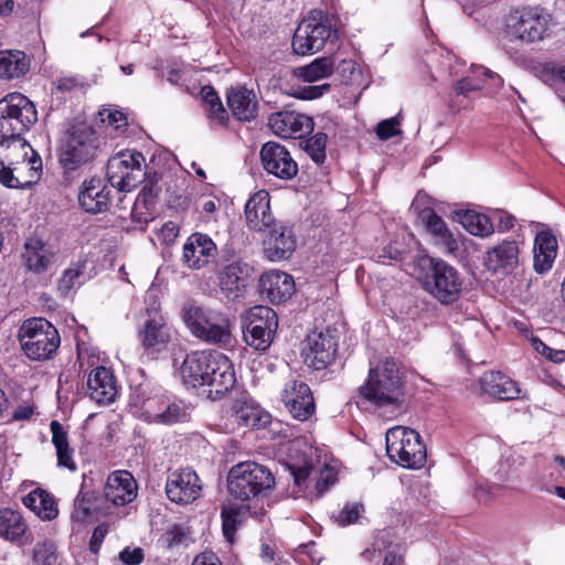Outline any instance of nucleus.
<instances>
[{
    "mask_svg": "<svg viewBox=\"0 0 565 565\" xmlns=\"http://www.w3.org/2000/svg\"><path fill=\"white\" fill-rule=\"evenodd\" d=\"M179 375L188 387L209 386V396L214 399L225 395L236 384L232 361L214 350L188 353L179 367Z\"/></svg>",
    "mask_w": 565,
    "mask_h": 565,
    "instance_id": "f257e3e1",
    "label": "nucleus"
},
{
    "mask_svg": "<svg viewBox=\"0 0 565 565\" xmlns=\"http://www.w3.org/2000/svg\"><path fill=\"white\" fill-rule=\"evenodd\" d=\"M42 175V159L24 140L0 142V183L11 189H25Z\"/></svg>",
    "mask_w": 565,
    "mask_h": 565,
    "instance_id": "f03ea898",
    "label": "nucleus"
},
{
    "mask_svg": "<svg viewBox=\"0 0 565 565\" xmlns=\"http://www.w3.org/2000/svg\"><path fill=\"white\" fill-rule=\"evenodd\" d=\"M316 450L310 446L297 449L290 456L288 468L294 478L295 497H305L310 500L321 497L324 491L337 480V472L333 468L324 466L317 471L313 467L312 457Z\"/></svg>",
    "mask_w": 565,
    "mask_h": 565,
    "instance_id": "7ed1b4c3",
    "label": "nucleus"
},
{
    "mask_svg": "<svg viewBox=\"0 0 565 565\" xmlns=\"http://www.w3.org/2000/svg\"><path fill=\"white\" fill-rule=\"evenodd\" d=\"M182 317L191 333L201 341L224 347L231 344V321L223 311L186 303Z\"/></svg>",
    "mask_w": 565,
    "mask_h": 565,
    "instance_id": "20e7f679",
    "label": "nucleus"
},
{
    "mask_svg": "<svg viewBox=\"0 0 565 565\" xmlns=\"http://www.w3.org/2000/svg\"><path fill=\"white\" fill-rule=\"evenodd\" d=\"M360 392L364 398L377 407L399 405L403 401V380L394 360H385L370 369L366 383Z\"/></svg>",
    "mask_w": 565,
    "mask_h": 565,
    "instance_id": "39448f33",
    "label": "nucleus"
},
{
    "mask_svg": "<svg viewBox=\"0 0 565 565\" xmlns=\"http://www.w3.org/2000/svg\"><path fill=\"white\" fill-rule=\"evenodd\" d=\"M551 15L539 7L512 10L505 18L503 34L509 41L532 44L542 41L548 32Z\"/></svg>",
    "mask_w": 565,
    "mask_h": 565,
    "instance_id": "423d86ee",
    "label": "nucleus"
},
{
    "mask_svg": "<svg viewBox=\"0 0 565 565\" xmlns=\"http://www.w3.org/2000/svg\"><path fill=\"white\" fill-rule=\"evenodd\" d=\"M38 120L34 104L20 93L0 99V142H10L28 131Z\"/></svg>",
    "mask_w": 565,
    "mask_h": 565,
    "instance_id": "0eeeda50",
    "label": "nucleus"
},
{
    "mask_svg": "<svg viewBox=\"0 0 565 565\" xmlns=\"http://www.w3.org/2000/svg\"><path fill=\"white\" fill-rule=\"evenodd\" d=\"M98 149L96 131L86 124L73 126L64 136L58 148V163L67 171H75L90 162Z\"/></svg>",
    "mask_w": 565,
    "mask_h": 565,
    "instance_id": "6e6552de",
    "label": "nucleus"
},
{
    "mask_svg": "<svg viewBox=\"0 0 565 565\" xmlns=\"http://www.w3.org/2000/svg\"><path fill=\"white\" fill-rule=\"evenodd\" d=\"M19 341L23 353L30 360L45 361L56 353L61 338L51 322L43 318H33L21 326Z\"/></svg>",
    "mask_w": 565,
    "mask_h": 565,
    "instance_id": "1a4fd4ad",
    "label": "nucleus"
},
{
    "mask_svg": "<svg viewBox=\"0 0 565 565\" xmlns=\"http://www.w3.org/2000/svg\"><path fill=\"white\" fill-rule=\"evenodd\" d=\"M275 478L269 469L254 461H244L231 468L227 478L230 493L242 501L257 497L269 490Z\"/></svg>",
    "mask_w": 565,
    "mask_h": 565,
    "instance_id": "9d476101",
    "label": "nucleus"
},
{
    "mask_svg": "<svg viewBox=\"0 0 565 565\" xmlns=\"http://www.w3.org/2000/svg\"><path fill=\"white\" fill-rule=\"evenodd\" d=\"M386 451L390 459L408 469H419L426 462V447L414 429L396 426L386 433Z\"/></svg>",
    "mask_w": 565,
    "mask_h": 565,
    "instance_id": "9b49d317",
    "label": "nucleus"
},
{
    "mask_svg": "<svg viewBox=\"0 0 565 565\" xmlns=\"http://www.w3.org/2000/svg\"><path fill=\"white\" fill-rule=\"evenodd\" d=\"M463 281L456 268L441 259H431L423 288L441 305H452L462 292Z\"/></svg>",
    "mask_w": 565,
    "mask_h": 565,
    "instance_id": "f8f14e48",
    "label": "nucleus"
},
{
    "mask_svg": "<svg viewBox=\"0 0 565 565\" xmlns=\"http://www.w3.org/2000/svg\"><path fill=\"white\" fill-rule=\"evenodd\" d=\"M334 32L328 15L312 11L299 23L292 38V50L302 56L313 54L323 49Z\"/></svg>",
    "mask_w": 565,
    "mask_h": 565,
    "instance_id": "ddd939ff",
    "label": "nucleus"
},
{
    "mask_svg": "<svg viewBox=\"0 0 565 565\" xmlns=\"http://www.w3.org/2000/svg\"><path fill=\"white\" fill-rule=\"evenodd\" d=\"M146 159L137 150L121 151L108 160L107 178L113 188L131 191L145 179Z\"/></svg>",
    "mask_w": 565,
    "mask_h": 565,
    "instance_id": "4468645a",
    "label": "nucleus"
},
{
    "mask_svg": "<svg viewBox=\"0 0 565 565\" xmlns=\"http://www.w3.org/2000/svg\"><path fill=\"white\" fill-rule=\"evenodd\" d=\"M277 328V315L267 306H255L244 316V340L257 351H265L270 347Z\"/></svg>",
    "mask_w": 565,
    "mask_h": 565,
    "instance_id": "2eb2a0df",
    "label": "nucleus"
},
{
    "mask_svg": "<svg viewBox=\"0 0 565 565\" xmlns=\"http://www.w3.org/2000/svg\"><path fill=\"white\" fill-rule=\"evenodd\" d=\"M202 481L192 468H178L168 472L166 494L171 502L189 504L200 498Z\"/></svg>",
    "mask_w": 565,
    "mask_h": 565,
    "instance_id": "dca6fc26",
    "label": "nucleus"
},
{
    "mask_svg": "<svg viewBox=\"0 0 565 565\" xmlns=\"http://www.w3.org/2000/svg\"><path fill=\"white\" fill-rule=\"evenodd\" d=\"M264 170L281 180H291L298 173V164L289 150L275 141H268L260 149Z\"/></svg>",
    "mask_w": 565,
    "mask_h": 565,
    "instance_id": "f3484780",
    "label": "nucleus"
},
{
    "mask_svg": "<svg viewBox=\"0 0 565 565\" xmlns=\"http://www.w3.org/2000/svg\"><path fill=\"white\" fill-rule=\"evenodd\" d=\"M281 399L295 419L305 422L315 414L316 404L312 392L302 381H288L282 390Z\"/></svg>",
    "mask_w": 565,
    "mask_h": 565,
    "instance_id": "a211bd4d",
    "label": "nucleus"
},
{
    "mask_svg": "<svg viewBox=\"0 0 565 565\" xmlns=\"http://www.w3.org/2000/svg\"><path fill=\"white\" fill-rule=\"evenodd\" d=\"M252 274L253 267L242 260L224 266L218 274V287L223 297L230 301L243 298Z\"/></svg>",
    "mask_w": 565,
    "mask_h": 565,
    "instance_id": "6ab92c4d",
    "label": "nucleus"
},
{
    "mask_svg": "<svg viewBox=\"0 0 565 565\" xmlns=\"http://www.w3.org/2000/svg\"><path fill=\"white\" fill-rule=\"evenodd\" d=\"M337 343L329 332L310 333L302 348L303 362L315 370L326 369L334 359Z\"/></svg>",
    "mask_w": 565,
    "mask_h": 565,
    "instance_id": "aec40b11",
    "label": "nucleus"
},
{
    "mask_svg": "<svg viewBox=\"0 0 565 565\" xmlns=\"http://www.w3.org/2000/svg\"><path fill=\"white\" fill-rule=\"evenodd\" d=\"M268 126L278 137L302 138L313 130V120L301 113L281 110L269 116Z\"/></svg>",
    "mask_w": 565,
    "mask_h": 565,
    "instance_id": "412c9836",
    "label": "nucleus"
},
{
    "mask_svg": "<svg viewBox=\"0 0 565 565\" xmlns=\"http://www.w3.org/2000/svg\"><path fill=\"white\" fill-rule=\"evenodd\" d=\"M265 233L263 250L268 260L281 262L292 255L296 249V237L289 226L275 224Z\"/></svg>",
    "mask_w": 565,
    "mask_h": 565,
    "instance_id": "4be33fe9",
    "label": "nucleus"
},
{
    "mask_svg": "<svg viewBox=\"0 0 565 565\" xmlns=\"http://www.w3.org/2000/svg\"><path fill=\"white\" fill-rule=\"evenodd\" d=\"M216 255V245L203 233L191 234L183 245L182 262L189 269H201Z\"/></svg>",
    "mask_w": 565,
    "mask_h": 565,
    "instance_id": "5701e85b",
    "label": "nucleus"
},
{
    "mask_svg": "<svg viewBox=\"0 0 565 565\" xmlns=\"http://www.w3.org/2000/svg\"><path fill=\"white\" fill-rule=\"evenodd\" d=\"M245 221L249 230L266 232L275 225L270 196L266 190L254 193L245 204Z\"/></svg>",
    "mask_w": 565,
    "mask_h": 565,
    "instance_id": "b1692460",
    "label": "nucleus"
},
{
    "mask_svg": "<svg viewBox=\"0 0 565 565\" xmlns=\"http://www.w3.org/2000/svg\"><path fill=\"white\" fill-rule=\"evenodd\" d=\"M519 258L520 244L504 239L486 253L484 266L493 273L510 274L518 267Z\"/></svg>",
    "mask_w": 565,
    "mask_h": 565,
    "instance_id": "393cba45",
    "label": "nucleus"
},
{
    "mask_svg": "<svg viewBox=\"0 0 565 565\" xmlns=\"http://www.w3.org/2000/svg\"><path fill=\"white\" fill-rule=\"evenodd\" d=\"M138 486L132 475L126 470H118L107 478L104 495L114 505H126L137 497Z\"/></svg>",
    "mask_w": 565,
    "mask_h": 565,
    "instance_id": "a878e982",
    "label": "nucleus"
},
{
    "mask_svg": "<svg viewBox=\"0 0 565 565\" xmlns=\"http://www.w3.org/2000/svg\"><path fill=\"white\" fill-rule=\"evenodd\" d=\"M141 345L148 352L164 350L171 339L170 328L158 312H149L143 328L139 332Z\"/></svg>",
    "mask_w": 565,
    "mask_h": 565,
    "instance_id": "bb28decb",
    "label": "nucleus"
},
{
    "mask_svg": "<svg viewBox=\"0 0 565 565\" xmlns=\"http://www.w3.org/2000/svg\"><path fill=\"white\" fill-rule=\"evenodd\" d=\"M259 288L271 303L286 301L295 292V281L292 277L280 270H269L262 275Z\"/></svg>",
    "mask_w": 565,
    "mask_h": 565,
    "instance_id": "cd10ccee",
    "label": "nucleus"
},
{
    "mask_svg": "<svg viewBox=\"0 0 565 565\" xmlns=\"http://www.w3.org/2000/svg\"><path fill=\"white\" fill-rule=\"evenodd\" d=\"M110 195L111 189L102 179L92 178L83 183L78 202L86 212L97 214L108 209Z\"/></svg>",
    "mask_w": 565,
    "mask_h": 565,
    "instance_id": "c85d7f7f",
    "label": "nucleus"
},
{
    "mask_svg": "<svg viewBox=\"0 0 565 565\" xmlns=\"http://www.w3.org/2000/svg\"><path fill=\"white\" fill-rule=\"evenodd\" d=\"M117 392L115 376L110 370L99 366L89 373L87 394L90 399L99 405H107L115 401Z\"/></svg>",
    "mask_w": 565,
    "mask_h": 565,
    "instance_id": "c756f323",
    "label": "nucleus"
},
{
    "mask_svg": "<svg viewBox=\"0 0 565 565\" xmlns=\"http://www.w3.org/2000/svg\"><path fill=\"white\" fill-rule=\"evenodd\" d=\"M418 218L431 235L434 243L438 245L444 253L450 254L457 249L458 244L456 238L448 230L445 221L438 216L433 209H422L418 212Z\"/></svg>",
    "mask_w": 565,
    "mask_h": 565,
    "instance_id": "7c9ffc66",
    "label": "nucleus"
},
{
    "mask_svg": "<svg viewBox=\"0 0 565 565\" xmlns=\"http://www.w3.org/2000/svg\"><path fill=\"white\" fill-rule=\"evenodd\" d=\"M483 393L501 401L516 399L520 397L519 385L501 372H486L479 379Z\"/></svg>",
    "mask_w": 565,
    "mask_h": 565,
    "instance_id": "2f4dec72",
    "label": "nucleus"
},
{
    "mask_svg": "<svg viewBox=\"0 0 565 565\" xmlns=\"http://www.w3.org/2000/svg\"><path fill=\"white\" fill-rule=\"evenodd\" d=\"M146 411L150 420L158 424L171 425L178 422H185L189 417L188 408L180 403L149 399L146 403Z\"/></svg>",
    "mask_w": 565,
    "mask_h": 565,
    "instance_id": "473e14b6",
    "label": "nucleus"
},
{
    "mask_svg": "<svg viewBox=\"0 0 565 565\" xmlns=\"http://www.w3.org/2000/svg\"><path fill=\"white\" fill-rule=\"evenodd\" d=\"M534 270L539 274L548 271L556 258L557 241L548 231H542L536 234L534 241Z\"/></svg>",
    "mask_w": 565,
    "mask_h": 565,
    "instance_id": "72a5a7b5",
    "label": "nucleus"
},
{
    "mask_svg": "<svg viewBox=\"0 0 565 565\" xmlns=\"http://www.w3.org/2000/svg\"><path fill=\"white\" fill-rule=\"evenodd\" d=\"M25 266L34 273H43L53 263L54 252L39 238H29L22 255Z\"/></svg>",
    "mask_w": 565,
    "mask_h": 565,
    "instance_id": "f704fd0d",
    "label": "nucleus"
},
{
    "mask_svg": "<svg viewBox=\"0 0 565 565\" xmlns=\"http://www.w3.org/2000/svg\"><path fill=\"white\" fill-rule=\"evenodd\" d=\"M502 85V78L483 66H476L471 76H466L455 85L457 95H467L482 88H497Z\"/></svg>",
    "mask_w": 565,
    "mask_h": 565,
    "instance_id": "c9c22d12",
    "label": "nucleus"
},
{
    "mask_svg": "<svg viewBox=\"0 0 565 565\" xmlns=\"http://www.w3.org/2000/svg\"><path fill=\"white\" fill-rule=\"evenodd\" d=\"M227 104L238 120L248 121L256 117L257 99L253 90L245 87L232 88L227 94Z\"/></svg>",
    "mask_w": 565,
    "mask_h": 565,
    "instance_id": "e433bc0d",
    "label": "nucleus"
},
{
    "mask_svg": "<svg viewBox=\"0 0 565 565\" xmlns=\"http://www.w3.org/2000/svg\"><path fill=\"white\" fill-rule=\"evenodd\" d=\"M52 433V443L56 450L57 467L75 471L77 466L74 460V450L70 447L68 436L63 425L57 420L50 424Z\"/></svg>",
    "mask_w": 565,
    "mask_h": 565,
    "instance_id": "4c0bfd02",
    "label": "nucleus"
},
{
    "mask_svg": "<svg viewBox=\"0 0 565 565\" xmlns=\"http://www.w3.org/2000/svg\"><path fill=\"white\" fill-rule=\"evenodd\" d=\"M23 504L42 520H53L58 514L57 503L47 491L36 488L23 498Z\"/></svg>",
    "mask_w": 565,
    "mask_h": 565,
    "instance_id": "58836bf2",
    "label": "nucleus"
},
{
    "mask_svg": "<svg viewBox=\"0 0 565 565\" xmlns=\"http://www.w3.org/2000/svg\"><path fill=\"white\" fill-rule=\"evenodd\" d=\"M100 499L95 492L81 490L74 500L72 520L77 523H87L100 513Z\"/></svg>",
    "mask_w": 565,
    "mask_h": 565,
    "instance_id": "ea45409f",
    "label": "nucleus"
},
{
    "mask_svg": "<svg viewBox=\"0 0 565 565\" xmlns=\"http://www.w3.org/2000/svg\"><path fill=\"white\" fill-rule=\"evenodd\" d=\"M30 70V60L22 51L10 50L0 52V77L19 78Z\"/></svg>",
    "mask_w": 565,
    "mask_h": 565,
    "instance_id": "a19ab883",
    "label": "nucleus"
},
{
    "mask_svg": "<svg viewBox=\"0 0 565 565\" xmlns=\"http://www.w3.org/2000/svg\"><path fill=\"white\" fill-rule=\"evenodd\" d=\"M26 532V524L20 512L0 509V536L10 541H20Z\"/></svg>",
    "mask_w": 565,
    "mask_h": 565,
    "instance_id": "79ce46f5",
    "label": "nucleus"
},
{
    "mask_svg": "<svg viewBox=\"0 0 565 565\" xmlns=\"http://www.w3.org/2000/svg\"><path fill=\"white\" fill-rule=\"evenodd\" d=\"M334 72V61L332 57H319L310 64L296 67L292 73L298 79L307 83H313L331 76Z\"/></svg>",
    "mask_w": 565,
    "mask_h": 565,
    "instance_id": "37998d69",
    "label": "nucleus"
},
{
    "mask_svg": "<svg viewBox=\"0 0 565 565\" xmlns=\"http://www.w3.org/2000/svg\"><path fill=\"white\" fill-rule=\"evenodd\" d=\"M233 417L239 426L257 427L266 423V419H263L267 418V415L254 402L238 399L233 405Z\"/></svg>",
    "mask_w": 565,
    "mask_h": 565,
    "instance_id": "c03bdc74",
    "label": "nucleus"
},
{
    "mask_svg": "<svg viewBox=\"0 0 565 565\" xmlns=\"http://www.w3.org/2000/svg\"><path fill=\"white\" fill-rule=\"evenodd\" d=\"M461 225L472 235L489 237L494 233V226L490 217L476 211H466L459 216Z\"/></svg>",
    "mask_w": 565,
    "mask_h": 565,
    "instance_id": "a18cd8bd",
    "label": "nucleus"
},
{
    "mask_svg": "<svg viewBox=\"0 0 565 565\" xmlns=\"http://www.w3.org/2000/svg\"><path fill=\"white\" fill-rule=\"evenodd\" d=\"M85 264H75L65 269L58 279L57 291L62 297H67L71 291L83 282Z\"/></svg>",
    "mask_w": 565,
    "mask_h": 565,
    "instance_id": "49530a36",
    "label": "nucleus"
},
{
    "mask_svg": "<svg viewBox=\"0 0 565 565\" xmlns=\"http://www.w3.org/2000/svg\"><path fill=\"white\" fill-rule=\"evenodd\" d=\"M327 135L318 132L305 141L303 149L316 162L321 163L326 159Z\"/></svg>",
    "mask_w": 565,
    "mask_h": 565,
    "instance_id": "de8ad7c7",
    "label": "nucleus"
},
{
    "mask_svg": "<svg viewBox=\"0 0 565 565\" xmlns=\"http://www.w3.org/2000/svg\"><path fill=\"white\" fill-rule=\"evenodd\" d=\"M99 116L106 128L113 129L118 134H122L128 127L127 117L121 110L105 108L99 111Z\"/></svg>",
    "mask_w": 565,
    "mask_h": 565,
    "instance_id": "09e8293b",
    "label": "nucleus"
},
{
    "mask_svg": "<svg viewBox=\"0 0 565 565\" xmlns=\"http://www.w3.org/2000/svg\"><path fill=\"white\" fill-rule=\"evenodd\" d=\"M222 521L224 536L230 543H233L235 531L241 523L239 509L231 505L224 507L222 510Z\"/></svg>",
    "mask_w": 565,
    "mask_h": 565,
    "instance_id": "8fccbe9b",
    "label": "nucleus"
},
{
    "mask_svg": "<svg viewBox=\"0 0 565 565\" xmlns=\"http://www.w3.org/2000/svg\"><path fill=\"white\" fill-rule=\"evenodd\" d=\"M546 82L556 90L557 95L565 90V65L547 64L545 66Z\"/></svg>",
    "mask_w": 565,
    "mask_h": 565,
    "instance_id": "3c124183",
    "label": "nucleus"
},
{
    "mask_svg": "<svg viewBox=\"0 0 565 565\" xmlns=\"http://www.w3.org/2000/svg\"><path fill=\"white\" fill-rule=\"evenodd\" d=\"M364 507L361 503H345L339 514L335 516V522L339 525L345 526L350 525L359 520V518L363 514Z\"/></svg>",
    "mask_w": 565,
    "mask_h": 565,
    "instance_id": "603ef678",
    "label": "nucleus"
},
{
    "mask_svg": "<svg viewBox=\"0 0 565 565\" xmlns=\"http://www.w3.org/2000/svg\"><path fill=\"white\" fill-rule=\"evenodd\" d=\"M330 90L329 84L312 85L306 87H298L291 94L299 99H315L321 97L323 94Z\"/></svg>",
    "mask_w": 565,
    "mask_h": 565,
    "instance_id": "864d4df0",
    "label": "nucleus"
},
{
    "mask_svg": "<svg viewBox=\"0 0 565 565\" xmlns=\"http://www.w3.org/2000/svg\"><path fill=\"white\" fill-rule=\"evenodd\" d=\"M532 348L540 354L546 356L553 362H562L565 360V351L554 350L547 347L542 340L539 338H533L531 340Z\"/></svg>",
    "mask_w": 565,
    "mask_h": 565,
    "instance_id": "5fc2aeb1",
    "label": "nucleus"
},
{
    "mask_svg": "<svg viewBox=\"0 0 565 565\" xmlns=\"http://www.w3.org/2000/svg\"><path fill=\"white\" fill-rule=\"evenodd\" d=\"M398 126H399V120L396 117L385 119L377 125L376 134L380 139L386 140V139L394 137L401 132V130L398 129Z\"/></svg>",
    "mask_w": 565,
    "mask_h": 565,
    "instance_id": "6e6d98bb",
    "label": "nucleus"
},
{
    "mask_svg": "<svg viewBox=\"0 0 565 565\" xmlns=\"http://www.w3.org/2000/svg\"><path fill=\"white\" fill-rule=\"evenodd\" d=\"M221 206V200L213 195H202L196 200V209L201 210L207 220H212V215Z\"/></svg>",
    "mask_w": 565,
    "mask_h": 565,
    "instance_id": "4d7b16f0",
    "label": "nucleus"
},
{
    "mask_svg": "<svg viewBox=\"0 0 565 565\" xmlns=\"http://www.w3.org/2000/svg\"><path fill=\"white\" fill-rule=\"evenodd\" d=\"M179 225L172 221L166 222L158 231V238L166 245L173 244L179 236Z\"/></svg>",
    "mask_w": 565,
    "mask_h": 565,
    "instance_id": "13d9d810",
    "label": "nucleus"
},
{
    "mask_svg": "<svg viewBox=\"0 0 565 565\" xmlns=\"http://www.w3.org/2000/svg\"><path fill=\"white\" fill-rule=\"evenodd\" d=\"M205 114H206L207 118L210 119V121L215 125L223 126L226 124V121L228 119L227 111L224 108L221 99L218 102L214 103L213 105H211V107L206 108Z\"/></svg>",
    "mask_w": 565,
    "mask_h": 565,
    "instance_id": "bf43d9fd",
    "label": "nucleus"
},
{
    "mask_svg": "<svg viewBox=\"0 0 565 565\" xmlns=\"http://www.w3.org/2000/svg\"><path fill=\"white\" fill-rule=\"evenodd\" d=\"M143 557V551L140 547L127 546L119 553V559L125 565H140Z\"/></svg>",
    "mask_w": 565,
    "mask_h": 565,
    "instance_id": "052dcab7",
    "label": "nucleus"
},
{
    "mask_svg": "<svg viewBox=\"0 0 565 565\" xmlns=\"http://www.w3.org/2000/svg\"><path fill=\"white\" fill-rule=\"evenodd\" d=\"M107 533H108V525L105 523L99 524L95 527L92 539H90V543H89V547L93 553L98 552Z\"/></svg>",
    "mask_w": 565,
    "mask_h": 565,
    "instance_id": "680f3d73",
    "label": "nucleus"
},
{
    "mask_svg": "<svg viewBox=\"0 0 565 565\" xmlns=\"http://www.w3.org/2000/svg\"><path fill=\"white\" fill-rule=\"evenodd\" d=\"M192 565H222V563L215 553L206 551L196 555Z\"/></svg>",
    "mask_w": 565,
    "mask_h": 565,
    "instance_id": "e2e57ef3",
    "label": "nucleus"
},
{
    "mask_svg": "<svg viewBox=\"0 0 565 565\" xmlns=\"http://www.w3.org/2000/svg\"><path fill=\"white\" fill-rule=\"evenodd\" d=\"M201 97L204 105V110H206V108L211 107V105L220 100V97L217 96L216 92L211 86H204L201 88Z\"/></svg>",
    "mask_w": 565,
    "mask_h": 565,
    "instance_id": "0e129e2a",
    "label": "nucleus"
},
{
    "mask_svg": "<svg viewBox=\"0 0 565 565\" xmlns=\"http://www.w3.org/2000/svg\"><path fill=\"white\" fill-rule=\"evenodd\" d=\"M515 218L508 213H500L498 218V231L507 232L514 226Z\"/></svg>",
    "mask_w": 565,
    "mask_h": 565,
    "instance_id": "69168bd1",
    "label": "nucleus"
},
{
    "mask_svg": "<svg viewBox=\"0 0 565 565\" xmlns=\"http://www.w3.org/2000/svg\"><path fill=\"white\" fill-rule=\"evenodd\" d=\"M34 413V409L31 405H20L14 411L12 418L15 420H24L29 419Z\"/></svg>",
    "mask_w": 565,
    "mask_h": 565,
    "instance_id": "338daca9",
    "label": "nucleus"
},
{
    "mask_svg": "<svg viewBox=\"0 0 565 565\" xmlns=\"http://www.w3.org/2000/svg\"><path fill=\"white\" fill-rule=\"evenodd\" d=\"M260 559L265 565H273L275 562L274 550L268 544L262 545Z\"/></svg>",
    "mask_w": 565,
    "mask_h": 565,
    "instance_id": "774afa93",
    "label": "nucleus"
}]
</instances>
